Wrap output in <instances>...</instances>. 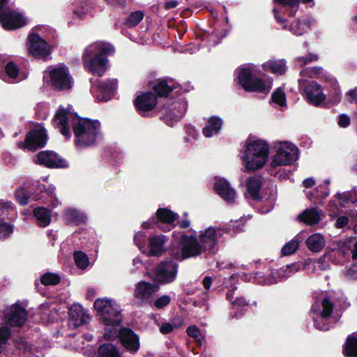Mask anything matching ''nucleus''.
<instances>
[{
	"mask_svg": "<svg viewBox=\"0 0 357 357\" xmlns=\"http://www.w3.org/2000/svg\"><path fill=\"white\" fill-rule=\"evenodd\" d=\"M354 241L352 239H347L344 241L340 242L339 250L343 255H347L349 252H351L352 247H354Z\"/></svg>",
	"mask_w": 357,
	"mask_h": 357,
	"instance_id": "864d4df0",
	"label": "nucleus"
},
{
	"mask_svg": "<svg viewBox=\"0 0 357 357\" xmlns=\"http://www.w3.org/2000/svg\"><path fill=\"white\" fill-rule=\"evenodd\" d=\"M255 66L248 64L242 66L238 69V79L240 84L247 91H255L267 94L271 87L272 83L262 79L256 77L252 75Z\"/></svg>",
	"mask_w": 357,
	"mask_h": 357,
	"instance_id": "39448f33",
	"label": "nucleus"
},
{
	"mask_svg": "<svg viewBox=\"0 0 357 357\" xmlns=\"http://www.w3.org/2000/svg\"><path fill=\"white\" fill-rule=\"evenodd\" d=\"M272 100L274 102L280 106L285 105L286 99L285 94L283 90L280 88L278 89L272 95Z\"/></svg>",
	"mask_w": 357,
	"mask_h": 357,
	"instance_id": "3c124183",
	"label": "nucleus"
},
{
	"mask_svg": "<svg viewBox=\"0 0 357 357\" xmlns=\"http://www.w3.org/2000/svg\"><path fill=\"white\" fill-rule=\"evenodd\" d=\"M181 259L196 257L205 251L200 241L193 236L183 235L181 237Z\"/></svg>",
	"mask_w": 357,
	"mask_h": 357,
	"instance_id": "2eb2a0df",
	"label": "nucleus"
},
{
	"mask_svg": "<svg viewBox=\"0 0 357 357\" xmlns=\"http://www.w3.org/2000/svg\"><path fill=\"white\" fill-rule=\"evenodd\" d=\"M314 24L315 20L313 17H305L292 22L289 26V30L296 36H301L307 32Z\"/></svg>",
	"mask_w": 357,
	"mask_h": 357,
	"instance_id": "b1692460",
	"label": "nucleus"
},
{
	"mask_svg": "<svg viewBox=\"0 0 357 357\" xmlns=\"http://www.w3.org/2000/svg\"><path fill=\"white\" fill-rule=\"evenodd\" d=\"M261 180L259 177L252 176L249 178L246 182L248 194L253 199H259L261 198L259 190L261 188Z\"/></svg>",
	"mask_w": 357,
	"mask_h": 357,
	"instance_id": "c756f323",
	"label": "nucleus"
},
{
	"mask_svg": "<svg viewBox=\"0 0 357 357\" xmlns=\"http://www.w3.org/2000/svg\"><path fill=\"white\" fill-rule=\"evenodd\" d=\"M349 223V218L347 216L339 217L335 222V227L337 228H343Z\"/></svg>",
	"mask_w": 357,
	"mask_h": 357,
	"instance_id": "680f3d73",
	"label": "nucleus"
},
{
	"mask_svg": "<svg viewBox=\"0 0 357 357\" xmlns=\"http://www.w3.org/2000/svg\"><path fill=\"white\" fill-rule=\"evenodd\" d=\"M166 241L165 236L163 235L154 236L149 239V255L158 256L164 251V244Z\"/></svg>",
	"mask_w": 357,
	"mask_h": 357,
	"instance_id": "cd10ccee",
	"label": "nucleus"
},
{
	"mask_svg": "<svg viewBox=\"0 0 357 357\" xmlns=\"http://www.w3.org/2000/svg\"><path fill=\"white\" fill-rule=\"evenodd\" d=\"M344 354L347 357H357V337L349 336L347 337Z\"/></svg>",
	"mask_w": 357,
	"mask_h": 357,
	"instance_id": "ea45409f",
	"label": "nucleus"
},
{
	"mask_svg": "<svg viewBox=\"0 0 357 357\" xmlns=\"http://www.w3.org/2000/svg\"><path fill=\"white\" fill-rule=\"evenodd\" d=\"M212 281V278L209 276H206L204 278L202 284L206 290H208L211 288Z\"/></svg>",
	"mask_w": 357,
	"mask_h": 357,
	"instance_id": "338daca9",
	"label": "nucleus"
},
{
	"mask_svg": "<svg viewBox=\"0 0 357 357\" xmlns=\"http://www.w3.org/2000/svg\"><path fill=\"white\" fill-rule=\"evenodd\" d=\"M175 88V84L172 81L167 79H160L153 86L154 91L159 96H167Z\"/></svg>",
	"mask_w": 357,
	"mask_h": 357,
	"instance_id": "72a5a7b5",
	"label": "nucleus"
},
{
	"mask_svg": "<svg viewBox=\"0 0 357 357\" xmlns=\"http://www.w3.org/2000/svg\"><path fill=\"white\" fill-rule=\"evenodd\" d=\"M183 324V320L181 317H177L173 319L170 322H164L160 326V331L162 334H167L174 329L181 328Z\"/></svg>",
	"mask_w": 357,
	"mask_h": 357,
	"instance_id": "4c0bfd02",
	"label": "nucleus"
},
{
	"mask_svg": "<svg viewBox=\"0 0 357 357\" xmlns=\"http://www.w3.org/2000/svg\"><path fill=\"white\" fill-rule=\"evenodd\" d=\"M171 298L167 295H163L158 298L155 301V306L158 308L161 309L170 303Z\"/></svg>",
	"mask_w": 357,
	"mask_h": 357,
	"instance_id": "4d7b16f0",
	"label": "nucleus"
},
{
	"mask_svg": "<svg viewBox=\"0 0 357 357\" xmlns=\"http://www.w3.org/2000/svg\"><path fill=\"white\" fill-rule=\"evenodd\" d=\"M10 335V331L7 326L0 328V352L4 348Z\"/></svg>",
	"mask_w": 357,
	"mask_h": 357,
	"instance_id": "8fccbe9b",
	"label": "nucleus"
},
{
	"mask_svg": "<svg viewBox=\"0 0 357 357\" xmlns=\"http://www.w3.org/2000/svg\"><path fill=\"white\" fill-rule=\"evenodd\" d=\"M158 290L159 286L158 284L141 281L136 286L135 297L141 303H147Z\"/></svg>",
	"mask_w": 357,
	"mask_h": 357,
	"instance_id": "6ab92c4d",
	"label": "nucleus"
},
{
	"mask_svg": "<svg viewBox=\"0 0 357 357\" xmlns=\"http://www.w3.org/2000/svg\"><path fill=\"white\" fill-rule=\"evenodd\" d=\"M34 215L36 218L37 224L41 227H47L51 222V213L50 211L44 207L36 208Z\"/></svg>",
	"mask_w": 357,
	"mask_h": 357,
	"instance_id": "f704fd0d",
	"label": "nucleus"
},
{
	"mask_svg": "<svg viewBox=\"0 0 357 357\" xmlns=\"http://www.w3.org/2000/svg\"><path fill=\"white\" fill-rule=\"evenodd\" d=\"M13 232V228L10 225L5 223L0 220V238L7 237Z\"/></svg>",
	"mask_w": 357,
	"mask_h": 357,
	"instance_id": "6e6d98bb",
	"label": "nucleus"
},
{
	"mask_svg": "<svg viewBox=\"0 0 357 357\" xmlns=\"http://www.w3.org/2000/svg\"><path fill=\"white\" fill-rule=\"evenodd\" d=\"M275 2L280 4L287 6L288 8L285 9V11L288 12L290 16H294L298 8L299 2L303 3H312L311 6L314 5L313 0H274Z\"/></svg>",
	"mask_w": 357,
	"mask_h": 357,
	"instance_id": "c9c22d12",
	"label": "nucleus"
},
{
	"mask_svg": "<svg viewBox=\"0 0 357 357\" xmlns=\"http://www.w3.org/2000/svg\"><path fill=\"white\" fill-rule=\"evenodd\" d=\"M346 96L347 97L348 101L353 102L357 101V89H354L349 91Z\"/></svg>",
	"mask_w": 357,
	"mask_h": 357,
	"instance_id": "0e129e2a",
	"label": "nucleus"
},
{
	"mask_svg": "<svg viewBox=\"0 0 357 357\" xmlns=\"http://www.w3.org/2000/svg\"><path fill=\"white\" fill-rule=\"evenodd\" d=\"M248 305V303L242 297H236L234 301H232L233 307H241Z\"/></svg>",
	"mask_w": 357,
	"mask_h": 357,
	"instance_id": "e2e57ef3",
	"label": "nucleus"
},
{
	"mask_svg": "<svg viewBox=\"0 0 357 357\" xmlns=\"http://www.w3.org/2000/svg\"><path fill=\"white\" fill-rule=\"evenodd\" d=\"M333 307V303L328 298L322 300L321 306L317 303L312 306V317L317 328L322 331L329 329L330 326L325 322V320L331 316Z\"/></svg>",
	"mask_w": 357,
	"mask_h": 357,
	"instance_id": "6e6552de",
	"label": "nucleus"
},
{
	"mask_svg": "<svg viewBox=\"0 0 357 357\" xmlns=\"http://www.w3.org/2000/svg\"><path fill=\"white\" fill-rule=\"evenodd\" d=\"M303 185L305 188H308L313 186L315 184V181L313 178L310 177V178H305L303 181Z\"/></svg>",
	"mask_w": 357,
	"mask_h": 357,
	"instance_id": "774afa93",
	"label": "nucleus"
},
{
	"mask_svg": "<svg viewBox=\"0 0 357 357\" xmlns=\"http://www.w3.org/2000/svg\"><path fill=\"white\" fill-rule=\"evenodd\" d=\"M8 324L12 326H20L23 325L27 317L25 309L15 304L12 305L6 312Z\"/></svg>",
	"mask_w": 357,
	"mask_h": 357,
	"instance_id": "aec40b11",
	"label": "nucleus"
},
{
	"mask_svg": "<svg viewBox=\"0 0 357 357\" xmlns=\"http://www.w3.org/2000/svg\"><path fill=\"white\" fill-rule=\"evenodd\" d=\"M157 217L162 224H165V228L160 226V227L164 231H169L172 226L177 222L178 218L176 213L167 210L166 208H160L157 211Z\"/></svg>",
	"mask_w": 357,
	"mask_h": 357,
	"instance_id": "a878e982",
	"label": "nucleus"
},
{
	"mask_svg": "<svg viewBox=\"0 0 357 357\" xmlns=\"http://www.w3.org/2000/svg\"><path fill=\"white\" fill-rule=\"evenodd\" d=\"M326 186L324 185H319L317 190H316V195L314 196L311 192L307 193V197L308 199L314 202H317L319 200H321L324 198H326L329 195V189L328 188V185H329L330 182L328 180H326Z\"/></svg>",
	"mask_w": 357,
	"mask_h": 357,
	"instance_id": "58836bf2",
	"label": "nucleus"
},
{
	"mask_svg": "<svg viewBox=\"0 0 357 357\" xmlns=\"http://www.w3.org/2000/svg\"><path fill=\"white\" fill-rule=\"evenodd\" d=\"M94 308L100 316L102 322L107 326H111L105 334V338L112 340L117 337L116 326L121 321V310L116 302L112 299L98 298L94 302Z\"/></svg>",
	"mask_w": 357,
	"mask_h": 357,
	"instance_id": "20e7f679",
	"label": "nucleus"
},
{
	"mask_svg": "<svg viewBox=\"0 0 357 357\" xmlns=\"http://www.w3.org/2000/svg\"><path fill=\"white\" fill-rule=\"evenodd\" d=\"M323 71V69L321 67H313L305 68L303 70V73H310V77H314L319 75H320Z\"/></svg>",
	"mask_w": 357,
	"mask_h": 357,
	"instance_id": "bf43d9fd",
	"label": "nucleus"
},
{
	"mask_svg": "<svg viewBox=\"0 0 357 357\" xmlns=\"http://www.w3.org/2000/svg\"><path fill=\"white\" fill-rule=\"evenodd\" d=\"M16 199L20 204H26L29 200V196L26 191L24 188L17 190L16 191Z\"/></svg>",
	"mask_w": 357,
	"mask_h": 357,
	"instance_id": "5fc2aeb1",
	"label": "nucleus"
},
{
	"mask_svg": "<svg viewBox=\"0 0 357 357\" xmlns=\"http://www.w3.org/2000/svg\"><path fill=\"white\" fill-rule=\"evenodd\" d=\"M299 219L306 225H314L319 222L320 213L314 208H308L299 215Z\"/></svg>",
	"mask_w": 357,
	"mask_h": 357,
	"instance_id": "473e14b6",
	"label": "nucleus"
},
{
	"mask_svg": "<svg viewBox=\"0 0 357 357\" xmlns=\"http://www.w3.org/2000/svg\"><path fill=\"white\" fill-rule=\"evenodd\" d=\"M222 125V120L216 116L208 119L206 125L203 128V134L206 137H211L216 135L221 129Z\"/></svg>",
	"mask_w": 357,
	"mask_h": 357,
	"instance_id": "7c9ffc66",
	"label": "nucleus"
},
{
	"mask_svg": "<svg viewBox=\"0 0 357 357\" xmlns=\"http://www.w3.org/2000/svg\"><path fill=\"white\" fill-rule=\"evenodd\" d=\"M70 322L74 327L79 326L89 321V315L79 304L73 305L70 310Z\"/></svg>",
	"mask_w": 357,
	"mask_h": 357,
	"instance_id": "4be33fe9",
	"label": "nucleus"
},
{
	"mask_svg": "<svg viewBox=\"0 0 357 357\" xmlns=\"http://www.w3.org/2000/svg\"><path fill=\"white\" fill-rule=\"evenodd\" d=\"M47 198V203H50V205L55 207L58 204V200L55 196V187L50 186L47 189L42 191L40 197H35V199H45Z\"/></svg>",
	"mask_w": 357,
	"mask_h": 357,
	"instance_id": "a19ab883",
	"label": "nucleus"
},
{
	"mask_svg": "<svg viewBox=\"0 0 357 357\" xmlns=\"http://www.w3.org/2000/svg\"><path fill=\"white\" fill-rule=\"evenodd\" d=\"M5 71L6 73V77L3 79L8 82H18L26 78V75L23 73H20L18 67L13 61H10L6 64Z\"/></svg>",
	"mask_w": 357,
	"mask_h": 357,
	"instance_id": "bb28decb",
	"label": "nucleus"
},
{
	"mask_svg": "<svg viewBox=\"0 0 357 357\" xmlns=\"http://www.w3.org/2000/svg\"><path fill=\"white\" fill-rule=\"evenodd\" d=\"M75 261L77 266L81 268H85L89 265V259L86 254L82 252L74 253Z\"/></svg>",
	"mask_w": 357,
	"mask_h": 357,
	"instance_id": "de8ad7c7",
	"label": "nucleus"
},
{
	"mask_svg": "<svg viewBox=\"0 0 357 357\" xmlns=\"http://www.w3.org/2000/svg\"><path fill=\"white\" fill-rule=\"evenodd\" d=\"M23 15L14 10L0 12V23L5 29L12 30L21 28L26 24Z\"/></svg>",
	"mask_w": 357,
	"mask_h": 357,
	"instance_id": "4468645a",
	"label": "nucleus"
},
{
	"mask_svg": "<svg viewBox=\"0 0 357 357\" xmlns=\"http://www.w3.org/2000/svg\"><path fill=\"white\" fill-rule=\"evenodd\" d=\"M298 266L297 264H291L280 268L276 271L275 273L280 279L283 280L291 276L293 273L298 271Z\"/></svg>",
	"mask_w": 357,
	"mask_h": 357,
	"instance_id": "79ce46f5",
	"label": "nucleus"
},
{
	"mask_svg": "<svg viewBox=\"0 0 357 357\" xmlns=\"http://www.w3.org/2000/svg\"><path fill=\"white\" fill-rule=\"evenodd\" d=\"M215 190L225 201L233 202L236 198V192L225 179H218L215 183Z\"/></svg>",
	"mask_w": 357,
	"mask_h": 357,
	"instance_id": "393cba45",
	"label": "nucleus"
},
{
	"mask_svg": "<svg viewBox=\"0 0 357 357\" xmlns=\"http://www.w3.org/2000/svg\"><path fill=\"white\" fill-rule=\"evenodd\" d=\"M46 142V130L43 127L38 126L26 135L24 142L19 144V146H23L29 151H34L43 147Z\"/></svg>",
	"mask_w": 357,
	"mask_h": 357,
	"instance_id": "9b49d317",
	"label": "nucleus"
},
{
	"mask_svg": "<svg viewBox=\"0 0 357 357\" xmlns=\"http://www.w3.org/2000/svg\"><path fill=\"white\" fill-rule=\"evenodd\" d=\"M36 162L50 168H59L66 166V162L56 153L43 151L36 155Z\"/></svg>",
	"mask_w": 357,
	"mask_h": 357,
	"instance_id": "f3484780",
	"label": "nucleus"
},
{
	"mask_svg": "<svg viewBox=\"0 0 357 357\" xmlns=\"http://www.w3.org/2000/svg\"><path fill=\"white\" fill-rule=\"evenodd\" d=\"M350 124V119L345 114H341L339 116L338 125L340 127L346 128Z\"/></svg>",
	"mask_w": 357,
	"mask_h": 357,
	"instance_id": "052dcab7",
	"label": "nucleus"
},
{
	"mask_svg": "<svg viewBox=\"0 0 357 357\" xmlns=\"http://www.w3.org/2000/svg\"><path fill=\"white\" fill-rule=\"evenodd\" d=\"M187 334L195 339L197 342H201L203 338L200 330L195 325L189 326L186 330Z\"/></svg>",
	"mask_w": 357,
	"mask_h": 357,
	"instance_id": "603ef678",
	"label": "nucleus"
},
{
	"mask_svg": "<svg viewBox=\"0 0 357 357\" xmlns=\"http://www.w3.org/2000/svg\"><path fill=\"white\" fill-rule=\"evenodd\" d=\"M60 282V277L54 273H47L41 278V282L45 285H54Z\"/></svg>",
	"mask_w": 357,
	"mask_h": 357,
	"instance_id": "49530a36",
	"label": "nucleus"
},
{
	"mask_svg": "<svg viewBox=\"0 0 357 357\" xmlns=\"http://www.w3.org/2000/svg\"><path fill=\"white\" fill-rule=\"evenodd\" d=\"M156 97L151 92L144 93L138 96L135 99V106L139 111H151L156 106Z\"/></svg>",
	"mask_w": 357,
	"mask_h": 357,
	"instance_id": "5701e85b",
	"label": "nucleus"
},
{
	"mask_svg": "<svg viewBox=\"0 0 357 357\" xmlns=\"http://www.w3.org/2000/svg\"><path fill=\"white\" fill-rule=\"evenodd\" d=\"M325 242L324 237L321 234L316 233L307 238L305 244L310 251L319 252L324 248Z\"/></svg>",
	"mask_w": 357,
	"mask_h": 357,
	"instance_id": "c85d7f7f",
	"label": "nucleus"
},
{
	"mask_svg": "<svg viewBox=\"0 0 357 357\" xmlns=\"http://www.w3.org/2000/svg\"><path fill=\"white\" fill-rule=\"evenodd\" d=\"M112 45L104 42H96L84 50L82 55L84 66L89 72L102 76L107 68V55L114 53Z\"/></svg>",
	"mask_w": 357,
	"mask_h": 357,
	"instance_id": "f03ea898",
	"label": "nucleus"
},
{
	"mask_svg": "<svg viewBox=\"0 0 357 357\" xmlns=\"http://www.w3.org/2000/svg\"><path fill=\"white\" fill-rule=\"evenodd\" d=\"M66 219L75 225L84 223L86 220L85 215L79 211L74 208H69L64 213Z\"/></svg>",
	"mask_w": 357,
	"mask_h": 357,
	"instance_id": "e433bc0d",
	"label": "nucleus"
},
{
	"mask_svg": "<svg viewBox=\"0 0 357 357\" xmlns=\"http://www.w3.org/2000/svg\"><path fill=\"white\" fill-rule=\"evenodd\" d=\"M43 79L55 89L60 90L69 89L72 86L68 69L65 66H59L45 72Z\"/></svg>",
	"mask_w": 357,
	"mask_h": 357,
	"instance_id": "0eeeda50",
	"label": "nucleus"
},
{
	"mask_svg": "<svg viewBox=\"0 0 357 357\" xmlns=\"http://www.w3.org/2000/svg\"><path fill=\"white\" fill-rule=\"evenodd\" d=\"M29 53L36 58L45 59L50 54V47L37 33H31L29 39Z\"/></svg>",
	"mask_w": 357,
	"mask_h": 357,
	"instance_id": "dca6fc26",
	"label": "nucleus"
},
{
	"mask_svg": "<svg viewBox=\"0 0 357 357\" xmlns=\"http://www.w3.org/2000/svg\"><path fill=\"white\" fill-rule=\"evenodd\" d=\"M269 147L264 141L255 137H249L241 156L245 169L255 171L261 169L267 162Z\"/></svg>",
	"mask_w": 357,
	"mask_h": 357,
	"instance_id": "7ed1b4c3",
	"label": "nucleus"
},
{
	"mask_svg": "<svg viewBox=\"0 0 357 357\" xmlns=\"http://www.w3.org/2000/svg\"><path fill=\"white\" fill-rule=\"evenodd\" d=\"M116 86V79H110L107 82H100L96 88L93 87L92 93L97 100L107 101L113 96Z\"/></svg>",
	"mask_w": 357,
	"mask_h": 357,
	"instance_id": "a211bd4d",
	"label": "nucleus"
},
{
	"mask_svg": "<svg viewBox=\"0 0 357 357\" xmlns=\"http://www.w3.org/2000/svg\"><path fill=\"white\" fill-rule=\"evenodd\" d=\"M178 272L177 264L172 261H164L155 268V280L161 284L174 282Z\"/></svg>",
	"mask_w": 357,
	"mask_h": 357,
	"instance_id": "1a4fd4ad",
	"label": "nucleus"
},
{
	"mask_svg": "<svg viewBox=\"0 0 357 357\" xmlns=\"http://www.w3.org/2000/svg\"><path fill=\"white\" fill-rule=\"evenodd\" d=\"M298 84L300 89L305 92L307 99L311 104L318 106L325 100V95L321 86L317 82H312L307 84L304 79H299Z\"/></svg>",
	"mask_w": 357,
	"mask_h": 357,
	"instance_id": "ddd939ff",
	"label": "nucleus"
},
{
	"mask_svg": "<svg viewBox=\"0 0 357 357\" xmlns=\"http://www.w3.org/2000/svg\"><path fill=\"white\" fill-rule=\"evenodd\" d=\"M224 233L222 229L212 227L200 231L199 239L204 250L213 249L220 242Z\"/></svg>",
	"mask_w": 357,
	"mask_h": 357,
	"instance_id": "f8f14e48",
	"label": "nucleus"
},
{
	"mask_svg": "<svg viewBox=\"0 0 357 357\" xmlns=\"http://www.w3.org/2000/svg\"><path fill=\"white\" fill-rule=\"evenodd\" d=\"M119 335L120 340L123 347L131 353L137 352L139 349L138 336L130 329L123 328L117 335Z\"/></svg>",
	"mask_w": 357,
	"mask_h": 357,
	"instance_id": "412c9836",
	"label": "nucleus"
},
{
	"mask_svg": "<svg viewBox=\"0 0 357 357\" xmlns=\"http://www.w3.org/2000/svg\"><path fill=\"white\" fill-rule=\"evenodd\" d=\"M263 68L266 71L282 75L287 70L286 61L284 59L268 60L263 64Z\"/></svg>",
	"mask_w": 357,
	"mask_h": 357,
	"instance_id": "2f4dec72",
	"label": "nucleus"
},
{
	"mask_svg": "<svg viewBox=\"0 0 357 357\" xmlns=\"http://www.w3.org/2000/svg\"><path fill=\"white\" fill-rule=\"evenodd\" d=\"M299 246V241L298 239L294 238L287 243L282 248V254L283 255H290L294 253Z\"/></svg>",
	"mask_w": 357,
	"mask_h": 357,
	"instance_id": "a18cd8bd",
	"label": "nucleus"
},
{
	"mask_svg": "<svg viewBox=\"0 0 357 357\" xmlns=\"http://www.w3.org/2000/svg\"><path fill=\"white\" fill-rule=\"evenodd\" d=\"M186 109L187 102L184 100L172 101L162 108V118L167 125L172 126L183 116Z\"/></svg>",
	"mask_w": 357,
	"mask_h": 357,
	"instance_id": "9d476101",
	"label": "nucleus"
},
{
	"mask_svg": "<svg viewBox=\"0 0 357 357\" xmlns=\"http://www.w3.org/2000/svg\"><path fill=\"white\" fill-rule=\"evenodd\" d=\"M8 211H14L13 204L10 202L0 201V215Z\"/></svg>",
	"mask_w": 357,
	"mask_h": 357,
	"instance_id": "13d9d810",
	"label": "nucleus"
},
{
	"mask_svg": "<svg viewBox=\"0 0 357 357\" xmlns=\"http://www.w3.org/2000/svg\"><path fill=\"white\" fill-rule=\"evenodd\" d=\"M276 154L271 162V166L275 167L288 165L298 159V148L292 143L280 142L275 145Z\"/></svg>",
	"mask_w": 357,
	"mask_h": 357,
	"instance_id": "423d86ee",
	"label": "nucleus"
},
{
	"mask_svg": "<svg viewBox=\"0 0 357 357\" xmlns=\"http://www.w3.org/2000/svg\"><path fill=\"white\" fill-rule=\"evenodd\" d=\"M71 110L72 108L70 106L66 108L60 107L54 116V126L59 129L63 136L68 137L70 130L68 123V121H72L77 142L82 146L93 144L100 129V123L97 121L77 119Z\"/></svg>",
	"mask_w": 357,
	"mask_h": 357,
	"instance_id": "f257e3e1",
	"label": "nucleus"
},
{
	"mask_svg": "<svg viewBox=\"0 0 357 357\" xmlns=\"http://www.w3.org/2000/svg\"><path fill=\"white\" fill-rule=\"evenodd\" d=\"M318 59L319 56L317 54H309L307 55L296 58V62L298 66L302 67L313 61H317Z\"/></svg>",
	"mask_w": 357,
	"mask_h": 357,
	"instance_id": "09e8293b",
	"label": "nucleus"
},
{
	"mask_svg": "<svg viewBox=\"0 0 357 357\" xmlns=\"http://www.w3.org/2000/svg\"><path fill=\"white\" fill-rule=\"evenodd\" d=\"M100 357H119L116 348L112 344H105L98 349Z\"/></svg>",
	"mask_w": 357,
	"mask_h": 357,
	"instance_id": "37998d69",
	"label": "nucleus"
},
{
	"mask_svg": "<svg viewBox=\"0 0 357 357\" xmlns=\"http://www.w3.org/2000/svg\"><path fill=\"white\" fill-rule=\"evenodd\" d=\"M144 15L141 11H135L126 19L125 24L130 28L137 25L143 19Z\"/></svg>",
	"mask_w": 357,
	"mask_h": 357,
	"instance_id": "c03bdc74",
	"label": "nucleus"
},
{
	"mask_svg": "<svg viewBox=\"0 0 357 357\" xmlns=\"http://www.w3.org/2000/svg\"><path fill=\"white\" fill-rule=\"evenodd\" d=\"M40 310L42 313V319L44 320V321H48L49 319H47V317L46 318L45 317L47 315V312H49V306L47 304H43L40 305Z\"/></svg>",
	"mask_w": 357,
	"mask_h": 357,
	"instance_id": "69168bd1",
	"label": "nucleus"
}]
</instances>
